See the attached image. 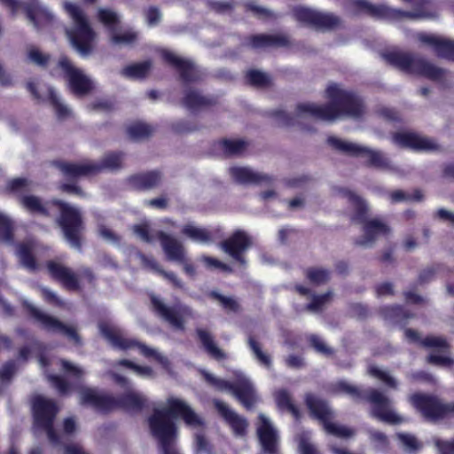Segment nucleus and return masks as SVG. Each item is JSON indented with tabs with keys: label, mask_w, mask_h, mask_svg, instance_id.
<instances>
[{
	"label": "nucleus",
	"mask_w": 454,
	"mask_h": 454,
	"mask_svg": "<svg viewBox=\"0 0 454 454\" xmlns=\"http://www.w3.org/2000/svg\"><path fill=\"white\" fill-rule=\"evenodd\" d=\"M325 97L329 100L326 105L311 102L299 104L294 116H290L282 110L276 112L278 124L283 126L301 124L307 119L334 121L344 117L359 118L364 113V106L360 98L344 89L340 84L329 83L325 89Z\"/></svg>",
	"instance_id": "obj_1"
},
{
	"label": "nucleus",
	"mask_w": 454,
	"mask_h": 454,
	"mask_svg": "<svg viewBox=\"0 0 454 454\" xmlns=\"http://www.w3.org/2000/svg\"><path fill=\"white\" fill-rule=\"evenodd\" d=\"M122 369L145 380L153 379L155 376L152 367L140 365L128 359H121L113 364L109 373L115 382L124 388V392L118 398H114L97 389L82 388L80 391L81 403L101 411L119 406L128 411L141 410L147 402V398L142 393L135 390L130 381L120 373Z\"/></svg>",
	"instance_id": "obj_2"
},
{
	"label": "nucleus",
	"mask_w": 454,
	"mask_h": 454,
	"mask_svg": "<svg viewBox=\"0 0 454 454\" xmlns=\"http://www.w3.org/2000/svg\"><path fill=\"white\" fill-rule=\"evenodd\" d=\"M168 415L181 418L192 429L203 427L204 420L185 401L175 396L168 397L164 404L154 408L149 418L151 433L159 441L162 454H179L173 446L177 437V427Z\"/></svg>",
	"instance_id": "obj_3"
},
{
	"label": "nucleus",
	"mask_w": 454,
	"mask_h": 454,
	"mask_svg": "<svg viewBox=\"0 0 454 454\" xmlns=\"http://www.w3.org/2000/svg\"><path fill=\"white\" fill-rule=\"evenodd\" d=\"M10 189L20 193V203L23 208L35 215H48L53 207L60 212L59 225L71 247L79 248L81 232L83 230L82 215L78 208L64 202L54 200L43 202L39 197L27 193L33 184L26 178H15L9 183Z\"/></svg>",
	"instance_id": "obj_4"
},
{
	"label": "nucleus",
	"mask_w": 454,
	"mask_h": 454,
	"mask_svg": "<svg viewBox=\"0 0 454 454\" xmlns=\"http://www.w3.org/2000/svg\"><path fill=\"white\" fill-rule=\"evenodd\" d=\"M63 7L72 21V26L66 29L67 36L80 56L88 57L95 48L98 35L78 4L65 1Z\"/></svg>",
	"instance_id": "obj_5"
},
{
	"label": "nucleus",
	"mask_w": 454,
	"mask_h": 454,
	"mask_svg": "<svg viewBox=\"0 0 454 454\" xmlns=\"http://www.w3.org/2000/svg\"><path fill=\"white\" fill-rule=\"evenodd\" d=\"M98 328L101 335L113 348L120 350L137 348L145 358L154 360L165 369L168 368L169 360L158 349L146 346L135 339L128 338L123 331L112 324L102 322Z\"/></svg>",
	"instance_id": "obj_6"
},
{
	"label": "nucleus",
	"mask_w": 454,
	"mask_h": 454,
	"mask_svg": "<svg viewBox=\"0 0 454 454\" xmlns=\"http://www.w3.org/2000/svg\"><path fill=\"white\" fill-rule=\"evenodd\" d=\"M384 58L391 65L410 74H417L429 79L441 81L445 76V71L433 66L427 61L411 57L409 54L391 51L384 55Z\"/></svg>",
	"instance_id": "obj_7"
},
{
	"label": "nucleus",
	"mask_w": 454,
	"mask_h": 454,
	"mask_svg": "<svg viewBox=\"0 0 454 454\" xmlns=\"http://www.w3.org/2000/svg\"><path fill=\"white\" fill-rule=\"evenodd\" d=\"M133 232L141 240L147 243H153L155 239H159L168 260L184 262L185 250L182 242L176 238L163 231H152L145 223L134 225Z\"/></svg>",
	"instance_id": "obj_8"
},
{
	"label": "nucleus",
	"mask_w": 454,
	"mask_h": 454,
	"mask_svg": "<svg viewBox=\"0 0 454 454\" xmlns=\"http://www.w3.org/2000/svg\"><path fill=\"white\" fill-rule=\"evenodd\" d=\"M206 380L216 389L225 391L235 395L247 408H250L255 400L254 389L252 382L241 372L236 373V381L219 379L203 371Z\"/></svg>",
	"instance_id": "obj_9"
},
{
	"label": "nucleus",
	"mask_w": 454,
	"mask_h": 454,
	"mask_svg": "<svg viewBox=\"0 0 454 454\" xmlns=\"http://www.w3.org/2000/svg\"><path fill=\"white\" fill-rule=\"evenodd\" d=\"M306 403L311 413L323 422L328 434L340 438H349L355 434L353 429L332 421L333 412L325 402L313 395H308Z\"/></svg>",
	"instance_id": "obj_10"
},
{
	"label": "nucleus",
	"mask_w": 454,
	"mask_h": 454,
	"mask_svg": "<svg viewBox=\"0 0 454 454\" xmlns=\"http://www.w3.org/2000/svg\"><path fill=\"white\" fill-rule=\"evenodd\" d=\"M328 143L331 146L340 152L364 158L368 163L374 167L389 168L391 166L389 159L380 151L372 150L368 147L335 137H330Z\"/></svg>",
	"instance_id": "obj_11"
},
{
	"label": "nucleus",
	"mask_w": 454,
	"mask_h": 454,
	"mask_svg": "<svg viewBox=\"0 0 454 454\" xmlns=\"http://www.w3.org/2000/svg\"><path fill=\"white\" fill-rule=\"evenodd\" d=\"M0 1L10 8L12 13L24 9L29 22L36 29H42L54 21L55 17L53 13L46 6L43 5L39 0H29L27 4H24L19 0Z\"/></svg>",
	"instance_id": "obj_12"
},
{
	"label": "nucleus",
	"mask_w": 454,
	"mask_h": 454,
	"mask_svg": "<svg viewBox=\"0 0 454 454\" xmlns=\"http://www.w3.org/2000/svg\"><path fill=\"white\" fill-rule=\"evenodd\" d=\"M151 301L154 311L176 330L184 331L186 322L195 318L194 311L186 305L169 307L154 295L151 296Z\"/></svg>",
	"instance_id": "obj_13"
},
{
	"label": "nucleus",
	"mask_w": 454,
	"mask_h": 454,
	"mask_svg": "<svg viewBox=\"0 0 454 454\" xmlns=\"http://www.w3.org/2000/svg\"><path fill=\"white\" fill-rule=\"evenodd\" d=\"M410 402L423 417L429 420L454 416V403L443 404L436 397L423 394L411 395Z\"/></svg>",
	"instance_id": "obj_14"
},
{
	"label": "nucleus",
	"mask_w": 454,
	"mask_h": 454,
	"mask_svg": "<svg viewBox=\"0 0 454 454\" xmlns=\"http://www.w3.org/2000/svg\"><path fill=\"white\" fill-rule=\"evenodd\" d=\"M34 417L36 427L43 428L48 434L50 441L59 443L53 429V419L58 412V408L53 401L42 395H37L33 401Z\"/></svg>",
	"instance_id": "obj_15"
},
{
	"label": "nucleus",
	"mask_w": 454,
	"mask_h": 454,
	"mask_svg": "<svg viewBox=\"0 0 454 454\" xmlns=\"http://www.w3.org/2000/svg\"><path fill=\"white\" fill-rule=\"evenodd\" d=\"M121 162L122 155L121 153H110L104 158L102 165L92 162L61 163L59 168L67 177L74 178L93 174L102 168L115 169L121 165Z\"/></svg>",
	"instance_id": "obj_16"
},
{
	"label": "nucleus",
	"mask_w": 454,
	"mask_h": 454,
	"mask_svg": "<svg viewBox=\"0 0 454 454\" xmlns=\"http://www.w3.org/2000/svg\"><path fill=\"white\" fill-rule=\"evenodd\" d=\"M98 20L109 30L111 42L116 45H129L135 42L137 34L122 29L121 17L110 9H99Z\"/></svg>",
	"instance_id": "obj_17"
},
{
	"label": "nucleus",
	"mask_w": 454,
	"mask_h": 454,
	"mask_svg": "<svg viewBox=\"0 0 454 454\" xmlns=\"http://www.w3.org/2000/svg\"><path fill=\"white\" fill-rule=\"evenodd\" d=\"M367 399L373 404L372 414L379 420L388 424H401L405 421L391 406V401L380 391L371 389Z\"/></svg>",
	"instance_id": "obj_18"
},
{
	"label": "nucleus",
	"mask_w": 454,
	"mask_h": 454,
	"mask_svg": "<svg viewBox=\"0 0 454 454\" xmlns=\"http://www.w3.org/2000/svg\"><path fill=\"white\" fill-rule=\"evenodd\" d=\"M59 66L65 72L69 87L75 95L83 96L93 90V81L82 69L73 66L67 58H61Z\"/></svg>",
	"instance_id": "obj_19"
},
{
	"label": "nucleus",
	"mask_w": 454,
	"mask_h": 454,
	"mask_svg": "<svg viewBox=\"0 0 454 454\" xmlns=\"http://www.w3.org/2000/svg\"><path fill=\"white\" fill-rule=\"evenodd\" d=\"M25 305L30 311L31 315L48 331L54 333H60L66 335L70 340L75 344L80 343V337L76 329L72 325H64L57 318L45 314L39 309L35 307L32 303L26 301Z\"/></svg>",
	"instance_id": "obj_20"
},
{
	"label": "nucleus",
	"mask_w": 454,
	"mask_h": 454,
	"mask_svg": "<svg viewBox=\"0 0 454 454\" xmlns=\"http://www.w3.org/2000/svg\"><path fill=\"white\" fill-rule=\"evenodd\" d=\"M47 269L52 278L59 280L65 287L70 290L77 289L80 280L83 278H86L88 281H91L92 279L90 270H84L79 279L71 269L57 261H50L47 263Z\"/></svg>",
	"instance_id": "obj_21"
},
{
	"label": "nucleus",
	"mask_w": 454,
	"mask_h": 454,
	"mask_svg": "<svg viewBox=\"0 0 454 454\" xmlns=\"http://www.w3.org/2000/svg\"><path fill=\"white\" fill-rule=\"evenodd\" d=\"M251 246L250 237L243 231H236L231 237L220 244L224 253L240 265L246 263L243 254Z\"/></svg>",
	"instance_id": "obj_22"
},
{
	"label": "nucleus",
	"mask_w": 454,
	"mask_h": 454,
	"mask_svg": "<svg viewBox=\"0 0 454 454\" xmlns=\"http://www.w3.org/2000/svg\"><path fill=\"white\" fill-rule=\"evenodd\" d=\"M294 15L301 22L321 27H333L339 23V19L333 14L302 6L295 8Z\"/></svg>",
	"instance_id": "obj_23"
},
{
	"label": "nucleus",
	"mask_w": 454,
	"mask_h": 454,
	"mask_svg": "<svg viewBox=\"0 0 454 454\" xmlns=\"http://www.w3.org/2000/svg\"><path fill=\"white\" fill-rule=\"evenodd\" d=\"M393 143L416 151H435L438 145L431 138L412 132H397L393 136Z\"/></svg>",
	"instance_id": "obj_24"
},
{
	"label": "nucleus",
	"mask_w": 454,
	"mask_h": 454,
	"mask_svg": "<svg viewBox=\"0 0 454 454\" xmlns=\"http://www.w3.org/2000/svg\"><path fill=\"white\" fill-rule=\"evenodd\" d=\"M257 434L265 454H276L278 436L271 421L264 414H260Z\"/></svg>",
	"instance_id": "obj_25"
},
{
	"label": "nucleus",
	"mask_w": 454,
	"mask_h": 454,
	"mask_svg": "<svg viewBox=\"0 0 454 454\" xmlns=\"http://www.w3.org/2000/svg\"><path fill=\"white\" fill-rule=\"evenodd\" d=\"M417 38L432 47L439 56L454 60V41L425 33L418 34Z\"/></svg>",
	"instance_id": "obj_26"
},
{
	"label": "nucleus",
	"mask_w": 454,
	"mask_h": 454,
	"mask_svg": "<svg viewBox=\"0 0 454 454\" xmlns=\"http://www.w3.org/2000/svg\"><path fill=\"white\" fill-rule=\"evenodd\" d=\"M389 227L379 219H372L364 223V234L356 240L362 247H371L376 239L386 236L389 232Z\"/></svg>",
	"instance_id": "obj_27"
},
{
	"label": "nucleus",
	"mask_w": 454,
	"mask_h": 454,
	"mask_svg": "<svg viewBox=\"0 0 454 454\" xmlns=\"http://www.w3.org/2000/svg\"><path fill=\"white\" fill-rule=\"evenodd\" d=\"M215 406L218 411L219 414L224 419V420L231 427L233 433L237 436H243L246 434L247 422V420L238 415L232 411L226 403L220 400H215Z\"/></svg>",
	"instance_id": "obj_28"
},
{
	"label": "nucleus",
	"mask_w": 454,
	"mask_h": 454,
	"mask_svg": "<svg viewBox=\"0 0 454 454\" xmlns=\"http://www.w3.org/2000/svg\"><path fill=\"white\" fill-rule=\"evenodd\" d=\"M229 174L233 181L239 184H261L270 182V177L261 172H256L248 167L234 166L230 168Z\"/></svg>",
	"instance_id": "obj_29"
},
{
	"label": "nucleus",
	"mask_w": 454,
	"mask_h": 454,
	"mask_svg": "<svg viewBox=\"0 0 454 454\" xmlns=\"http://www.w3.org/2000/svg\"><path fill=\"white\" fill-rule=\"evenodd\" d=\"M161 54L166 62L175 67L180 72L184 80L192 81L196 79L195 67L191 61L180 58L168 50H163Z\"/></svg>",
	"instance_id": "obj_30"
},
{
	"label": "nucleus",
	"mask_w": 454,
	"mask_h": 454,
	"mask_svg": "<svg viewBox=\"0 0 454 454\" xmlns=\"http://www.w3.org/2000/svg\"><path fill=\"white\" fill-rule=\"evenodd\" d=\"M39 245L29 239L19 245L16 254L26 269L35 270L37 268L35 257L39 254Z\"/></svg>",
	"instance_id": "obj_31"
},
{
	"label": "nucleus",
	"mask_w": 454,
	"mask_h": 454,
	"mask_svg": "<svg viewBox=\"0 0 454 454\" xmlns=\"http://www.w3.org/2000/svg\"><path fill=\"white\" fill-rule=\"evenodd\" d=\"M181 231L184 236L199 244H208L212 241L211 231L193 223L184 225Z\"/></svg>",
	"instance_id": "obj_32"
},
{
	"label": "nucleus",
	"mask_w": 454,
	"mask_h": 454,
	"mask_svg": "<svg viewBox=\"0 0 454 454\" xmlns=\"http://www.w3.org/2000/svg\"><path fill=\"white\" fill-rule=\"evenodd\" d=\"M340 193L341 196L347 200V201L354 209L352 219L364 221L365 215L368 211V207L365 201L359 196H357L356 193L347 189H342L340 191Z\"/></svg>",
	"instance_id": "obj_33"
},
{
	"label": "nucleus",
	"mask_w": 454,
	"mask_h": 454,
	"mask_svg": "<svg viewBox=\"0 0 454 454\" xmlns=\"http://www.w3.org/2000/svg\"><path fill=\"white\" fill-rule=\"evenodd\" d=\"M197 334L204 349L210 356L216 360H222L226 357L224 352L217 347L212 334L209 332L202 328H198Z\"/></svg>",
	"instance_id": "obj_34"
},
{
	"label": "nucleus",
	"mask_w": 454,
	"mask_h": 454,
	"mask_svg": "<svg viewBox=\"0 0 454 454\" xmlns=\"http://www.w3.org/2000/svg\"><path fill=\"white\" fill-rule=\"evenodd\" d=\"M405 337L411 342H420L426 347H435L441 349H445L447 347L446 341L440 337L429 336L420 340L418 333L411 329L405 331Z\"/></svg>",
	"instance_id": "obj_35"
},
{
	"label": "nucleus",
	"mask_w": 454,
	"mask_h": 454,
	"mask_svg": "<svg viewBox=\"0 0 454 454\" xmlns=\"http://www.w3.org/2000/svg\"><path fill=\"white\" fill-rule=\"evenodd\" d=\"M152 64L150 61L136 63L124 67L122 75L130 79H140L145 77L150 71Z\"/></svg>",
	"instance_id": "obj_36"
},
{
	"label": "nucleus",
	"mask_w": 454,
	"mask_h": 454,
	"mask_svg": "<svg viewBox=\"0 0 454 454\" xmlns=\"http://www.w3.org/2000/svg\"><path fill=\"white\" fill-rule=\"evenodd\" d=\"M184 106L191 110H197L210 104V100L193 90L186 91L184 98Z\"/></svg>",
	"instance_id": "obj_37"
},
{
	"label": "nucleus",
	"mask_w": 454,
	"mask_h": 454,
	"mask_svg": "<svg viewBox=\"0 0 454 454\" xmlns=\"http://www.w3.org/2000/svg\"><path fill=\"white\" fill-rule=\"evenodd\" d=\"M140 258L145 266L150 267L152 270L158 272L160 276L168 280L174 286L183 288L182 281L176 276L175 273L162 270L157 262L153 259L145 258L144 255H140Z\"/></svg>",
	"instance_id": "obj_38"
},
{
	"label": "nucleus",
	"mask_w": 454,
	"mask_h": 454,
	"mask_svg": "<svg viewBox=\"0 0 454 454\" xmlns=\"http://www.w3.org/2000/svg\"><path fill=\"white\" fill-rule=\"evenodd\" d=\"M276 403L279 409L292 413L295 418L299 416V411L293 403L290 394L284 390H278L275 395Z\"/></svg>",
	"instance_id": "obj_39"
},
{
	"label": "nucleus",
	"mask_w": 454,
	"mask_h": 454,
	"mask_svg": "<svg viewBox=\"0 0 454 454\" xmlns=\"http://www.w3.org/2000/svg\"><path fill=\"white\" fill-rule=\"evenodd\" d=\"M133 182L137 188L151 189L160 182V176L157 172H150L135 176Z\"/></svg>",
	"instance_id": "obj_40"
},
{
	"label": "nucleus",
	"mask_w": 454,
	"mask_h": 454,
	"mask_svg": "<svg viewBox=\"0 0 454 454\" xmlns=\"http://www.w3.org/2000/svg\"><path fill=\"white\" fill-rule=\"evenodd\" d=\"M128 135L133 139H141L148 137L153 132V128L141 121L131 123L127 128Z\"/></svg>",
	"instance_id": "obj_41"
},
{
	"label": "nucleus",
	"mask_w": 454,
	"mask_h": 454,
	"mask_svg": "<svg viewBox=\"0 0 454 454\" xmlns=\"http://www.w3.org/2000/svg\"><path fill=\"white\" fill-rule=\"evenodd\" d=\"M286 41L284 38L278 37V36H272V35H259L253 36L251 38V44L254 48H260V47H265V46H271V45H283L285 44Z\"/></svg>",
	"instance_id": "obj_42"
},
{
	"label": "nucleus",
	"mask_w": 454,
	"mask_h": 454,
	"mask_svg": "<svg viewBox=\"0 0 454 454\" xmlns=\"http://www.w3.org/2000/svg\"><path fill=\"white\" fill-rule=\"evenodd\" d=\"M48 98L59 118H66L70 114V109L61 101L54 89L48 88Z\"/></svg>",
	"instance_id": "obj_43"
},
{
	"label": "nucleus",
	"mask_w": 454,
	"mask_h": 454,
	"mask_svg": "<svg viewBox=\"0 0 454 454\" xmlns=\"http://www.w3.org/2000/svg\"><path fill=\"white\" fill-rule=\"evenodd\" d=\"M368 372L372 377H375L384 382L387 386L391 388H396L397 382L396 380L385 370L375 366L371 365L368 369Z\"/></svg>",
	"instance_id": "obj_44"
},
{
	"label": "nucleus",
	"mask_w": 454,
	"mask_h": 454,
	"mask_svg": "<svg viewBox=\"0 0 454 454\" xmlns=\"http://www.w3.org/2000/svg\"><path fill=\"white\" fill-rule=\"evenodd\" d=\"M397 438L406 451H415L419 450L422 446L421 442L414 435L410 434L399 433L397 434Z\"/></svg>",
	"instance_id": "obj_45"
},
{
	"label": "nucleus",
	"mask_w": 454,
	"mask_h": 454,
	"mask_svg": "<svg viewBox=\"0 0 454 454\" xmlns=\"http://www.w3.org/2000/svg\"><path fill=\"white\" fill-rule=\"evenodd\" d=\"M60 364L62 370L67 374V376L74 378L77 381L82 379L85 375V371L82 368L69 361L61 360Z\"/></svg>",
	"instance_id": "obj_46"
},
{
	"label": "nucleus",
	"mask_w": 454,
	"mask_h": 454,
	"mask_svg": "<svg viewBox=\"0 0 454 454\" xmlns=\"http://www.w3.org/2000/svg\"><path fill=\"white\" fill-rule=\"evenodd\" d=\"M12 223L11 220L2 212H0V240L10 242L12 236Z\"/></svg>",
	"instance_id": "obj_47"
},
{
	"label": "nucleus",
	"mask_w": 454,
	"mask_h": 454,
	"mask_svg": "<svg viewBox=\"0 0 454 454\" xmlns=\"http://www.w3.org/2000/svg\"><path fill=\"white\" fill-rule=\"evenodd\" d=\"M248 342H249V346H250L255 358L258 360V362L261 364H262L263 366H265L266 368H270V365H271L270 357L262 350L260 345L255 340H254L252 338L249 339Z\"/></svg>",
	"instance_id": "obj_48"
},
{
	"label": "nucleus",
	"mask_w": 454,
	"mask_h": 454,
	"mask_svg": "<svg viewBox=\"0 0 454 454\" xmlns=\"http://www.w3.org/2000/svg\"><path fill=\"white\" fill-rule=\"evenodd\" d=\"M331 294L327 293L322 295L313 296L311 301L307 305V309L311 312H318L330 301Z\"/></svg>",
	"instance_id": "obj_49"
},
{
	"label": "nucleus",
	"mask_w": 454,
	"mask_h": 454,
	"mask_svg": "<svg viewBox=\"0 0 454 454\" xmlns=\"http://www.w3.org/2000/svg\"><path fill=\"white\" fill-rule=\"evenodd\" d=\"M247 77L250 83L257 86H263L270 82V76L258 70L248 71Z\"/></svg>",
	"instance_id": "obj_50"
},
{
	"label": "nucleus",
	"mask_w": 454,
	"mask_h": 454,
	"mask_svg": "<svg viewBox=\"0 0 454 454\" xmlns=\"http://www.w3.org/2000/svg\"><path fill=\"white\" fill-rule=\"evenodd\" d=\"M246 147V143L242 140H224L223 141V148L228 154H238Z\"/></svg>",
	"instance_id": "obj_51"
},
{
	"label": "nucleus",
	"mask_w": 454,
	"mask_h": 454,
	"mask_svg": "<svg viewBox=\"0 0 454 454\" xmlns=\"http://www.w3.org/2000/svg\"><path fill=\"white\" fill-rule=\"evenodd\" d=\"M27 58L31 62L41 67L44 66L49 59L48 55L43 54L39 49L34 46L28 48Z\"/></svg>",
	"instance_id": "obj_52"
},
{
	"label": "nucleus",
	"mask_w": 454,
	"mask_h": 454,
	"mask_svg": "<svg viewBox=\"0 0 454 454\" xmlns=\"http://www.w3.org/2000/svg\"><path fill=\"white\" fill-rule=\"evenodd\" d=\"M309 279L315 284H323L329 279V272L324 269H311L308 271Z\"/></svg>",
	"instance_id": "obj_53"
},
{
	"label": "nucleus",
	"mask_w": 454,
	"mask_h": 454,
	"mask_svg": "<svg viewBox=\"0 0 454 454\" xmlns=\"http://www.w3.org/2000/svg\"><path fill=\"white\" fill-rule=\"evenodd\" d=\"M392 202H400L408 200H414L419 201L423 199V194L419 191L414 192L412 196L405 194L403 191H395L390 194Z\"/></svg>",
	"instance_id": "obj_54"
},
{
	"label": "nucleus",
	"mask_w": 454,
	"mask_h": 454,
	"mask_svg": "<svg viewBox=\"0 0 454 454\" xmlns=\"http://www.w3.org/2000/svg\"><path fill=\"white\" fill-rule=\"evenodd\" d=\"M211 296L219 301L228 310H236L239 307L237 301L231 297L223 296L216 292H212Z\"/></svg>",
	"instance_id": "obj_55"
},
{
	"label": "nucleus",
	"mask_w": 454,
	"mask_h": 454,
	"mask_svg": "<svg viewBox=\"0 0 454 454\" xmlns=\"http://www.w3.org/2000/svg\"><path fill=\"white\" fill-rule=\"evenodd\" d=\"M335 391L336 392H341L345 393L347 395H349L353 397H359L360 392L355 386L346 382V381H340L335 386Z\"/></svg>",
	"instance_id": "obj_56"
},
{
	"label": "nucleus",
	"mask_w": 454,
	"mask_h": 454,
	"mask_svg": "<svg viewBox=\"0 0 454 454\" xmlns=\"http://www.w3.org/2000/svg\"><path fill=\"white\" fill-rule=\"evenodd\" d=\"M384 317L393 323H400L403 312L400 307L386 308L384 309Z\"/></svg>",
	"instance_id": "obj_57"
},
{
	"label": "nucleus",
	"mask_w": 454,
	"mask_h": 454,
	"mask_svg": "<svg viewBox=\"0 0 454 454\" xmlns=\"http://www.w3.org/2000/svg\"><path fill=\"white\" fill-rule=\"evenodd\" d=\"M434 444L440 454H454V440L449 442L436 438Z\"/></svg>",
	"instance_id": "obj_58"
},
{
	"label": "nucleus",
	"mask_w": 454,
	"mask_h": 454,
	"mask_svg": "<svg viewBox=\"0 0 454 454\" xmlns=\"http://www.w3.org/2000/svg\"><path fill=\"white\" fill-rule=\"evenodd\" d=\"M201 261L208 268H211V269H220L223 271H230L231 270L230 267L227 264L220 262L219 260H217L215 258L209 257V256H203V257H201Z\"/></svg>",
	"instance_id": "obj_59"
},
{
	"label": "nucleus",
	"mask_w": 454,
	"mask_h": 454,
	"mask_svg": "<svg viewBox=\"0 0 454 454\" xmlns=\"http://www.w3.org/2000/svg\"><path fill=\"white\" fill-rule=\"evenodd\" d=\"M48 379L52 383V385L57 387L59 393L65 394L68 392L70 387L63 378L56 375H49Z\"/></svg>",
	"instance_id": "obj_60"
},
{
	"label": "nucleus",
	"mask_w": 454,
	"mask_h": 454,
	"mask_svg": "<svg viewBox=\"0 0 454 454\" xmlns=\"http://www.w3.org/2000/svg\"><path fill=\"white\" fill-rule=\"evenodd\" d=\"M371 440L374 442L376 448L380 450H383L387 445V436L379 431H371L370 432Z\"/></svg>",
	"instance_id": "obj_61"
},
{
	"label": "nucleus",
	"mask_w": 454,
	"mask_h": 454,
	"mask_svg": "<svg viewBox=\"0 0 454 454\" xmlns=\"http://www.w3.org/2000/svg\"><path fill=\"white\" fill-rule=\"evenodd\" d=\"M299 447L301 454H319L316 447L309 442L307 436L301 437Z\"/></svg>",
	"instance_id": "obj_62"
},
{
	"label": "nucleus",
	"mask_w": 454,
	"mask_h": 454,
	"mask_svg": "<svg viewBox=\"0 0 454 454\" xmlns=\"http://www.w3.org/2000/svg\"><path fill=\"white\" fill-rule=\"evenodd\" d=\"M195 443L196 454H211L208 443L202 434H196Z\"/></svg>",
	"instance_id": "obj_63"
},
{
	"label": "nucleus",
	"mask_w": 454,
	"mask_h": 454,
	"mask_svg": "<svg viewBox=\"0 0 454 454\" xmlns=\"http://www.w3.org/2000/svg\"><path fill=\"white\" fill-rule=\"evenodd\" d=\"M16 371V364L13 361L6 363L0 370V380H9Z\"/></svg>",
	"instance_id": "obj_64"
}]
</instances>
